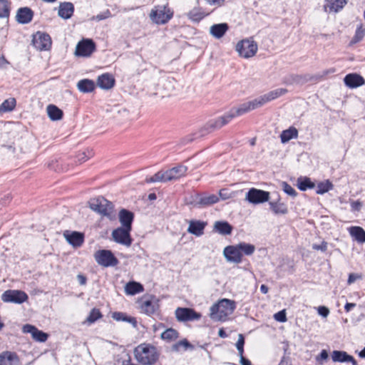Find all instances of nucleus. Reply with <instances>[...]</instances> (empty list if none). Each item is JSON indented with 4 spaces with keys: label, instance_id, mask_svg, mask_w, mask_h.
<instances>
[{
    "label": "nucleus",
    "instance_id": "9b49d317",
    "mask_svg": "<svg viewBox=\"0 0 365 365\" xmlns=\"http://www.w3.org/2000/svg\"><path fill=\"white\" fill-rule=\"evenodd\" d=\"M130 232L131 230L120 227L113 230L112 237L115 242L130 247L132 244Z\"/></svg>",
    "mask_w": 365,
    "mask_h": 365
},
{
    "label": "nucleus",
    "instance_id": "864d4df0",
    "mask_svg": "<svg viewBox=\"0 0 365 365\" xmlns=\"http://www.w3.org/2000/svg\"><path fill=\"white\" fill-rule=\"evenodd\" d=\"M274 319L279 322H285L287 320L285 309H282L275 313L274 314Z\"/></svg>",
    "mask_w": 365,
    "mask_h": 365
},
{
    "label": "nucleus",
    "instance_id": "6e6552de",
    "mask_svg": "<svg viewBox=\"0 0 365 365\" xmlns=\"http://www.w3.org/2000/svg\"><path fill=\"white\" fill-rule=\"evenodd\" d=\"M236 51L240 56L248 58L255 55L257 51V45L254 41L244 39L237 43Z\"/></svg>",
    "mask_w": 365,
    "mask_h": 365
},
{
    "label": "nucleus",
    "instance_id": "f8f14e48",
    "mask_svg": "<svg viewBox=\"0 0 365 365\" xmlns=\"http://www.w3.org/2000/svg\"><path fill=\"white\" fill-rule=\"evenodd\" d=\"M51 43V38L48 34L38 31L33 36L32 44L38 50H48Z\"/></svg>",
    "mask_w": 365,
    "mask_h": 365
},
{
    "label": "nucleus",
    "instance_id": "6ab92c4d",
    "mask_svg": "<svg viewBox=\"0 0 365 365\" xmlns=\"http://www.w3.org/2000/svg\"><path fill=\"white\" fill-rule=\"evenodd\" d=\"M63 236L67 242L74 247H80L84 240L83 234L76 231L66 230L64 232Z\"/></svg>",
    "mask_w": 365,
    "mask_h": 365
},
{
    "label": "nucleus",
    "instance_id": "f03ea898",
    "mask_svg": "<svg viewBox=\"0 0 365 365\" xmlns=\"http://www.w3.org/2000/svg\"><path fill=\"white\" fill-rule=\"evenodd\" d=\"M235 308V301L222 299L210 307V317L214 320L223 321L228 315L233 313Z\"/></svg>",
    "mask_w": 365,
    "mask_h": 365
},
{
    "label": "nucleus",
    "instance_id": "7ed1b4c3",
    "mask_svg": "<svg viewBox=\"0 0 365 365\" xmlns=\"http://www.w3.org/2000/svg\"><path fill=\"white\" fill-rule=\"evenodd\" d=\"M89 207L94 212L108 217H111L113 210V203L105 197L99 196L89 201Z\"/></svg>",
    "mask_w": 365,
    "mask_h": 365
},
{
    "label": "nucleus",
    "instance_id": "09e8293b",
    "mask_svg": "<svg viewBox=\"0 0 365 365\" xmlns=\"http://www.w3.org/2000/svg\"><path fill=\"white\" fill-rule=\"evenodd\" d=\"M187 16L192 21L198 22L204 18L205 14L198 9H193L188 13Z\"/></svg>",
    "mask_w": 365,
    "mask_h": 365
},
{
    "label": "nucleus",
    "instance_id": "b1692460",
    "mask_svg": "<svg viewBox=\"0 0 365 365\" xmlns=\"http://www.w3.org/2000/svg\"><path fill=\"white\" fill-rule=\"evenodd\" d=\"M187 171V168L182 165L173 167L166 170L167 180L169 181L178 180L180 178L185 175Z\"/></svg>",
    "mask_w": 365,
    "mask_h": 365
},
{
    "label": "nucleus",
    "instance_id": "a211bd4d",
    "mask_svg": "<svg viewBox=\"0 0 365 365\" xmlns=\"http://www.w3.org/2000/svg\"><path fill=\"white\" fill-rule=\"evenodd\" d=\"M22 329L24 333L31 334L33 339L39 342H45L48 336L46 333L38 329L35 326L31 324L24 325Z\"/></svg>",
    "mask_w": 365,
    "mask_h": 365
},
{
    "label": "nucleus",
    "instance_id": "5701e85b",
    "mask_svg": "<svg viewBox=\"0 0 365 365\" xmlns=\"http://www.w3.org/2000/svg\"><path fill=\"white\" fill-rule=\"evenodd\" d=\"M34 11L29 7H21L17 10L16 21L21 24H26L32 21Z\"/></svg>",
    "mask_w": 365,
    "mask_h": 365
},
{
    "label": "nucleus",
    "instance_id": "69168bd1",
    "mask_svg": "<svg viewBox=\"0 0 365 365\" xmlns=\"http://www.w3.org/2000/svg\"><path fill=\"white\" fill-rule=\"evenodd\" d=\"M90 158V155H87L86 152H83L78 155V160L80 162H85Z\"/></svg>",
    "mask_w": 365,
    "mask_h": 365
},
{
    "label": "nucleus",
    "instance_id": "473e14b6",
    "mask_svg": "<svg viewBox=\"0 0 365 365\" xmlns=\"http://www.w3.org/2000/svg\"><path fill=\"white\" fill-rule=\"evenodd\" d=\"M270 209L275 215H286L288 213L287 206L281 202L279 199L277 201H271L269 202Z\"/></svg>",
    "mask_w": 365,
    "mask_h": 365
},
{
    "label": "nucleus",
    "instance_id": "e2e57ef3",
    "mask_svg": "<svg viewBox=\"0 0 365 365\" xmlns=\"http://www.w3.org/2000/svg\"><path fill=\"white\" fill-rule=\"evenodd\" d=\"M312 247L314 250L325 252L327 250V243L323 242L321 245H313Z\"/></svg>",
    "mask_w": 365,
    "mask_h": 365
},
{
    "label": "nucleus",
    "instance_id": "72a5a7b5",
    "mask_svg": "<svg viewBox=\"0 0 365 365\" xmlns=\"http://www.w3.org/2000/svg\"><path fill=\"white\" fill-rule=\"evenodd\" d=\"M77 88L82 93H90L94 90L95 83L90 79H82L78 82Z\"/></svg>",
    "mask_w": 365,
    "mask_h": 365
},
{
    "label": "nucleus",
    "instance_id": "7c9ffc66",
    "mask_svg": "<svg viewBox=\"0 0 365 365\" xmlns=\"http://www.w3.org/2000/svg\"><path fill=\"white\" fill-rule=\"evenodd\" d=\"M46 110L49 118L53 121L61 120L63 116V110L53 104L48 105Z\"/></svg>",
    "mask_w": 365,
    "mask_h": 365
},
{
    "label": "nucleus",
    "instance_id": "412c9836",
    "mask_svg": "<svg viewBox=\"0 0 365 365\" xmlns=\"http://www.w3.org/2000/svg\"><path fill=\"white\" fill-rule=\"evenodd\" d=\"M344 84L350 88H356L362 86L365 81L364 78L358 73H349L344 78Z\"/></svg>",
    "mask_w": 365,
    "mask_h": 365
},
{
    "label": "nucleus",
    "instance_id": "4c0bfd02",
    "mask_svg": "<svg viewBox=\"0 0 365 365\" xmlns=\"http://www.w3.org/2000/svg\"><path fill=\"white\" fill-rule=\"evenodd\" d=\"M17 359L16 354L11 351H4L0 354V365H13L14 359Z\"/></svg>",
    "mask_w": 365,
    "mask_h": 365
},
{
    "label": "nucleus",
    "instance_id": "f3484780",
    "mask_svg": "<svg viewBox=\"0 0 365 365\" xmlns=\"http://www.w3.org/2000/svg\"><path fill=\"white\" fill-rule=\"evenodd\" d=\"M331 359L334 362L351 363L352 365H358L357 361L354 356L344 351H333L331 353Z\"/></svg>",
    "mask_w": 365,
    "mask_h": 365
},
{
    "label": "nucleus",
    "instance_id": "0e129e2a",
    "mask_svg": "<svg viewBox=\"0 0 365 365\" xmlns=\"http://www.w3.org/2000/svg\"><path fill=\"white\" fill-rule=\"evenodd\" d=\"M235 345H236V348L244 347V346H245V337H244L243 334H240L238 335V339H237V341Z\"/></svg>",
    "mask_w": 365,
    "mask_h": 365
},
{
    "label": "nucleus",
    "instance_id": "bf43d9fd",
    "mask_svg": "<svg viewBox=\"0 0 365 365\" xmlns=\"http://www.w3.org/2000/svg\"><path fill=\"white\" fill-rule=\"evenodd\" d=\"M362 207V202L359 200L351 202V211H359Z\"/></svg>",
    "mask_w": 365,
    "mask_h": 365
},
{
    "label": "nucleus",
    "instance_id": "c9c22d12",
    "mask_svg": "<svg viewBox=\"0 0 365 365\" xmlns=\"http://www.w3.org/2000/svg\"><path fill=\"white\" fill-rule=\"evenodd\" d=\"M349 233L357 242L360 243L365 242V231L362 227L358 226L351 227L349 228Z\"/></svg>",
    "mask_w": 365,
    "mask_h": 365
},
{
    "label": "nucleus",
    "instance_id": "bb28decb",
    "mask_svg": "<svg viewBox=\"0 0 365 365\" xmlns=\"http://www.w3.org/2000/svg\"><path fill=\"white\" fill-rule=\"evenodd\" d=\"M97 84L101 88L108 90L114 86L115 78L109 73H104L98 76Z\"/></svg>",
    "mask_w": 365,
    "mask_h": 365
},
{
    "label": "nucleus",
    "instance_id": "8fccbe9b",
    "mask_svg": "<svg viewBox=\"0 0 365 365\" xmlns=\"http://www.w3.org/2000/svg\"><path fill=\"white\" fill-rule=\"evenodd\" d=\"M181 346H182L185 350L193 348V346L187 339H185L173 344V350L178 351L180 350Z\"/></svg>",
    "mask_w": 365,
    "mask_h": 365
},
{
    "label": "nucleus",
    "instance_id": "aec40b11",
    "mask_svg": "<svg viewBox=\"0 0 365 365\" xmlns=\"http://www.w3.org/2000/svg\"><path fill=\"white\" fill-rule=\"evenodd\" d=\"M287 90L286 88H277L275 90L271 91L267 93L259 96L257 98L260 107L263 106L264 103L274 100L284 94L287 93Z\"/></svg>",
    "mask_w": 365,
    "mask_h": 365
},
{
    "label": "nucleus",
    "instance_id": "e433bc0d",
    "mask_svg": "<svg viewBox=\"0 0 365 365\" xmlns=\"http://www.w3.org/2000/svg\"><path fill=\"white\" fill-rule=\"evenodd\" d=\"M297 130L294 127H290L282 132L280 135L281 141L282 143H285L293 138H297Z\"/></svg>",
    "mask_w": 365,
    "mask_h": 365
},
{
    "label": "nucleus",
    "instance_id": "603ef678",
    "mask_svg": "<svg viewBox=\"0 0 365 365\" xmlns=\"http://www.w3.org/2000/svg\"><path fill=\"white\" fill-rule=\"evenodd\" d=\"M283 191L288 195L295 197L297 195V191L287 182L282 183Z\"/></svg>",
    "mask_w": 365,
    "mask_h": 365
},
{
    "label": "nucleus",
    "instance_id": "a878e982",
    "mask_svg": "<svg viewBox=\"0 0 365 365\" xmlns=\"http://www.w3.org/2000/svg\"><path fill=\"white\" fill-rule=\"evenodd\" d=\"M207 225V222L201 220H191L190 221L187 232L197 237L203 235L204 230Z\"/></svg>",
    "mask_w": 365,
    "mask_h": 365
},
{
    "label": "nucleus",
    "instance_id": "2f4dec72",
    "mask_svg": "<svg viewBox=\"0 0 365 365\" xmlns=\"http://www.w3.org/2000/svg\"><path fill=\"white\" fill-rule=\"evenodd\" d=\"M215 230L220 235H230L232 231V226L226 221H217L214 225Z\"/></svg>",
    "mask_w": 365,
    "mask_h": 365
},
{
    "label": "nucleus",
    "instance_id": "9d476101",
    "mask_svg": "<svg viewBox=\"0 0 365 365\" xmlns=\"http://www.w3.org/2000/svg\"><path fill=\"white\" fill-rule=\"evenodd\" d=\"M95 50L96 44L92 39H83L77 43L75 55L79 57H89Z\"/></svg>",
    "mask_w": 365,
    "mask_h": 365
},
{
    "label": "nucleus",
    "instance_id": "39448f33",
    "mask_svg": "<svg viewBox=\"0 0 365 365\" xmlns=\"http://www.w3.org/2000/svg\"><path fill=\"white\" fill-rule=\"evenodd\" d=\"M96 262L103 267H114L118 264V259L113 253L108 250H100L94 255Z\"/></svg>",
    "mask_w": 365,
    "mask_h": 365
},
{
    "label": "nucleus",
    "instance_id": "79ce46f5",
    "mask_svg": "<svg viewBox=\"0 0 365 365\" xmlns=\"http://www.w3.org/2000/svg\"><path fill=\"white\" fill-rule=\"evenodd\" d=\"M239 251L241 254L245 255L247 256L252 255L255 251V246L254 245L246 243V242H240L236 245Z\"/></svg>",
    "mask_w": 365,
    "mask_h": 365
},
{
    "label": "nucleus",
    "instance_id": "338daca9",
    "mask_svg": "<svg viewBox=\"0 0 365 365\" xmlns=\"http://www.w3.org/2000/svg\"><path fill=\"white\" fill-rule=\"evenodd\" d=\"M77 279L81 285H85L87 282V278L83 274H78Z\"/></svg>",
    "mask_w": 365,
    "mask_h": 365
},
{
    "label": "nucleus",
    "instance_id": "f704fd0d",
    "mask_svg": "<svg viewBox=\"0 0 365 365\" xmlns=\"http://www.w3.org/2000/svg\"><path fill=\"white\" fill-rule=\"evenodd\" d=\"M297 187L301 191H306L308 189H313L315 187V183L313 182L308 177H299L297 180Z\"/></svg>",
    "mask_w": 365,
    "mask_h": 365
},
{
    "label": "nucleus",
    "instance_id": "1a4fd4ad",
    "mask_svg": "<svg viewBox=\"0 0 365 365\" xmlns=\"http://www.w3.org/2000/svg\"><path fill=\"white\" fill-rule=\"evenodd\" d=\"M27 294L19 289H8L1 295V300L4 302L22 304L28 299Z\"/></svg>",
    "mask_w": 365,
    "mask_h": 365
},
{
    "label": "nucleus",
    "instance_id": "423d86ee",
    "mask_svg": "<svg viewBox=\"0 0 365 365\" xmlns=\"http://www.w3.org/2000/svg\"><path fill=\"white\" fill-rule=\"evenodd\" d=\"M173 12L170 9L166 10L165 6H158L151 10L150 18L155 24H165L173 17Z\"/></svg>",
    "mask_w": 365,
    "mask_h": 365
},
{
    "label": "nucleus",
    "instance_id": "20e7f679",
    "mask_svg": "<svg viewBox=\"0 0 365 365\" xmlns=\"http://www.w3.org/2000/svg\"><path fill=\"white\" fill-rule=\"evenodd\" d=\"M191 199L190 203L197 208L207 207L219 201V197L217 195L207 192L196 193L191 197Z\"/></svg>",
    "mask_w": 365,
    "mask_h": 365
},
{
    "label": "nucleus",
    "instance_id": "ea45409f",
    "mask_svg": "<svg viewBox=\"0 0 365 365\" xmlns=\"http://www.w3.org/2000/svg\"><path fill=\"white\" fill-rule=\"evenodd\" d=\"M145 181L147 183H153L158 182H166L169 180H167L166 171L160 170L156 173L154 175L150 178H146Z\"/></svg>",
    "mask_w": 365,
    "mask_h": 365
},
{
    "label": "nucleus",
    "instance_id": "3c124183",
    "mask_svg": "<svg viewBox=\"0 0 365 365\" xmlns=\"http://www.w3.org/2000/svg\"><path fill=\"white\" fill-rule=\"evenodd\" d=\"M365 35V27L363 25L357 26L355 35L353 38L352 41L357 43L360 41Z\"/></svg>",
    "mask_w": 365,
    "mask_h": 365
},
{
    "label": "nucleus",
    "instance_id": "393cba45",
    "mask_svg": "<svg viewBox=\"0 0 365 365\" xmlns=\"http://www.w3.org/2000/svg\"><path fill=\"white\" fill-rule=\"evenodd\" d=\"M74 12V5L71 2H61L58 6V15L63 19H69Z\"/></svg>",
    "mask_w": 365,
    "mask_h": 365
},
{
    "label": "nucleus",
    "instance_id": "f257e3e1",
    "mask_svg": "<svg viewBox=\"0 0 365 365\" xmlns=\"http://www.w3.org/2000/svg\"><path fill=\"white\" fill-rule=\"evenodd\" d=\"M137 361L143 365H153L158 359L159 354L156 348L149 344H141L134 350Z\"/></svg>",
    "mask_w": 365,
    "mask_h": 365
},
{
    "label": "nucleus",
    "instance_id": "c756f323",
    "mask_svg": "<svg viewBox=\"0 0 365 365\" xmlns=\"http://www.w3.org/2000/svg\"><path fill=\"white\" fill-rule=\"evenodd\" d=\"M143 290V286L135 281H130L125 286V292L128 295H135Z\"/></svg>",
    "mask_w": 365,
    "mask_h": 365
},
{
    "label": "nucleus",
    "instance_id": "cd10ccee",
    "mask_svg": "<svg viewBox=\"0 0 365 365\" xmlns=\"http://www.w3.org/2000/svg\"><path fill=\"white\" fill-rule=\"evenodd\" d=\"M228 29V24L226 23L217 24L210 27V32L216 38H220L225 34Z\"/></svg>",
    "mask_w": 365,
    "mask_h": 365
},
{
    "label": "nucleus",
    "instance_id": "5fc2aeb1",
    "mask_svg": "<svg viewBox=\"0 0 365 365\" xmlns=\"http://www.w3.org/2000/svg\"><path fill=\"white\" fill-rule=\"evenodd\" d=\"M110 16V11L108 9H107L104 12L98 14V15L94 16L93 19L97 21H102V20L108 19Z\"/></svg>",
    "mask_w": 365,
    "mask_h": 365
},
{
    "label": "nucleus",
    "instance_id": "4be33fe9",
    "mask_svg": "<svg viewBox=\"0 0 365 365\" xmlns=\"http://www.w3.org/2000/svg\"><path fill=\"white\" fill-rule=\"evenodd\" d=\"M118 217L123 227L132 230V223L134 220V214L133 212L123 208L119 212Z\"/></svg>",
    "mask_w": 365,
    "mask_h": 365
},
{
    "label": "nucleus",
    "instance_id": "0eeeda50",
    "mask_svg": "<svg viewBox=\"0 0 365 365\" xmlns=\"http://www.w3.org/2000/svg\"><path fill=\"white\" fill-rule=\"evenodd\" d=\"M269 197V192L255 187L250 188L245 195V200L253 205L268 202Z\"/></svg>",
    "mask_w": 365,
    "mask_h": 365
},
{
    "label": "nucleus",
    "instance_id": "2eb2a0df",
    "mask_svg": "<svg viewBox=\"0 0 365 365\" xmlns=\"http://www.w3.org/2000/svg\"><path fill=\"white\" fill-rule=\"evenodd\" d=\"M175 317L180 322H189L199 319L201 315L192 309L178 307L175 310Z\"/></svg>",
    "mask_w": 365,
    "mask_h": 365
},
{
    "label": "nucleus",
    "instance_id": "052dcab7",
    "mask_svg": "<svg viewBox=\"0 0 365 365\" xmlns=\"http://www.w3.org/2000/svg\"><path fill=\"white\" fill-rule=\"evenodd\" d=\"M361 276L357 274L351 273L349 274V277L347 279V284H353L356 279H361Z\"/></svg>",
    "mask_w": 365,
    "mask_h": 365
},
{
    "label": "nucleus",
    "instance_id": "a19ab883",
    "mask_svg": "<svg viewBox=\"0 0 365 365\" xmlns=\"http://www.w3.org/2000/svg\"><path fill=\"white\" fill-rule=\"evenodd\" d=\"M157 303L152 300H145L141 305L142 311L148 315L154 314L158 309Z\"/></svg>",
    "mask_w": 365,
    "mask_h": 365
},
{
    "label": "nucleus",
    "instance_id": "dca6fc26",
    "mask_svg": "<svg viewBox=\"0 0 365 365\" xmlns=\"http://www.w3.org/2000/svg\"><path fill=\"white\" fill-rule=\"evenodd\" d=\"M223 255L229 262L240 264L242 261V254H241L237 245H228L224 248Z\"/></svg>",
    "mask_w": 365,
    "mask_h": 365
},
{
    "label": "nucleus",
    "instance_id": "de8ad7c7",
    "mask_svg": "<svg viewBox=\"0 0 365 365\" xmlns=\"http://www.w3.org/2000/svg\"><path fill=\"white\" fill-rule=\"evenodd\" d=\"M178 337V332L173 328L167 329L165 331H164L161 334V338L163 340H166V341L175 340Z\"/></svg>",
    "mask_w": 365,
    "mask_h": 365
},
{
    "label": "nucleus",
    "instance_id": "4d7b16f0",
    "mask_svg": "<svg viewBox=\"0 0 365 365\" xmlns=\"http://www.w3.org/2000/svg\"><path fill=\"white\" fill-rule=\"evenodd\" d=\"M329 357L328 352L326 349H323L321 351L320 354L316 357L317 361L320 364H322V361L327 360Z\"/></svg>",
    "mask_w": 365,
    "mask_h": 365
},
{
    "label": "nucleus",
    "instance_id": "ddd939ff",
    "mask_svg": "<svg viewBox=\"0 0 365 365\" xmlns=\"http://www.w3.org/2000/svg\"><path fill=\"white\" fill-rule=\"evenodd\" d=\"M260 107L259 101L257 98L254 99L253 101L244 103L241 104L238 108H233L229 110L230 115H232V119L240 116L252 110H255L257 108Z\"/></svg>",
    "mask_w": 365,
    "mask_h": 365
},
{
    "label": "nucleus",
    "instance_id": "37998d69",
    "mask_svg": "<svg viewBox=\"0 0 365 365\" xmlns=\"http://www.w3.org/2000/svg\"><path fill=\"white\" fill-rule=\"evenodd\" d=\"M103 317V314L99 309L93 308L91 310L88 316L87 317L85 323L92 324L95 323L98 319Z\"/></svg>",
    "mask_w": 365,
    "mask_h": 365
},
{
    "label": "nucleus",
    "instance_id": "49530a36",
    "mask_svg": "<svg viewBox=\"0 0 365 365\" xmlns=\"http://www.w3.org/2000/svg\"><path fill=\"white\" fill-rule=\"evenodd\" d=\"M10 15V2L8 0H0V19L9 18Z\"/></svg>",
    "mask_w": 365,
    "mask_h": 365
},
{
    "label": "nucleus",
    "instance_id": "13d9d810",
    "mask_svg": "<svg viewBox=\"0 0 365 365\" xmlns=\"http://www.w3.org/2000/svg\"><path fill=\"white\" fill-rule=\"evenodd\" d=\"M318 314L323 317H327L329 314V309L324 306H320L317 309Z\"/></svg>",
    "mask_w": 365,
    "mask_h": 365
},
{
    "label": "nucleus",
    "instance_id": "680f3d73",
    "mask_svg": "<svg viewBox=\"0 0 365 365\" xmlns=\"http://www.w3.org/2000/svg\"><path fill=\"white\" fill-rule=\"evenodd\" d=\"M220 197L222 200H227L231 197V194L226 189H222L219 192Z\"/></svg>",
    "mask_w": 365,
    "mask_h": 365
},
{
    "label": "nucleus",
    "instance_id": "4468645a",
    "mask_svg": "<svg viewBox=\"0 0 365 365\" xmlns=\"http://www.w3.org/2000/svg\"><path fill=\"white\" fill-rule=\"evenodd\" d=\"M232 120V115H230L229 111L225 113L223 115L220 116L215 119L210 120L205 125V128L208 131L211 132L214 130H218L222 126L227 125Z\"/></svg>",
    "mask_w": 365,
    "mask_h": 365
},
{
    "label": "nucleus",
    "instance_id": "6e6d98bb",
    "mask_svg": "<svg viewBox=\"0 0 365 365\" xmlns=\"http://www.w3.org/2000/svg\"><path fill=\"white\" fill-rule=\"evenodd\" d=\"M307 80H308V78L306 76L294 75L293 74L292 81H294V83H297V84L303 83L307 81Z\"/></svg>",
    "mask_w": 365,
    "mask_h": 365
},
{
    "label": "nucleus",
    "instance_id": "58836bf2",
    "mask_svg": "<svg viewBox=\"0 0 365 365\" xmlns=\"http://www.w3.org/2000/svg\"><path fill=\"white\" fill-rule=\"evenodd\" d=\"M346 4V0H327L325 7H328L330 11L335 12L339 11Z\"/></svg>",
    "mask_w": 365,
    "mask_h": 365
},
{
    "label": "nucleus",
    "instance_id": "774afa93",
    "mask_svg": "<svg viewBox=\"0 0 365 365\" xmlns=\"http://www.w3.org/2000/svg\"><path fill=\"white\" fill-rule=\"evenodd\" d=\"M240 363L241 365H252L251 361L248 359H247L244 356H242V358H240Z\"/></svg>",
    "mask_w": 365,
    "mask_h": 365
},
{
    "label": "nucleus",
    "instance_id": "c03bdc74",
    "mask_svg": "<svg viewBox=\"0 0 365 365\" xmlns=\"http://www.w3.org/2000/svg\"><path fill=\"white\" fill-rule=\"evenodd\" d=\"M332 183L329 180H327L324 182H321L317 184L316 193L318 195H324V193L332 190Z\"/></svg>",
    "mask_w": 365,
    "mask_h": 365
},
{
    "label": "nucleus",
    "instance_id": "c85d7f7f",
    "mask_svg": "<svg viewBox=\"0 0 365 365\" xmlns=\"http://www.w3.org/2000/svg\"><path fill=\"white\" fill-rule=\"evenodd\" d=\"M112 318L118 322H125L130 323L133 327H137V320L135 317L127 315L124 312H115L112 314Z\"/></svg>",
    "mask_w": 365,
    "mask_h": 365
},
{
    "label": "nucleus",
    "instance_id": "a18cd8bd",
    "mask_svg": "<svg viewBox=\"0 0 365 365\" xmlns=\"http://www.w3.org/2000/svg\"><path fill=\"white\" fill-rule=\"evenodd\" d=\"M16 106V100L14 98L5 100L0 105V113L11 111Z\"/></svg>",
    "mask_w": 365,
    "mask_h": 365
}]
</instances>
